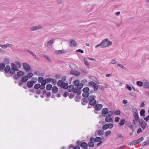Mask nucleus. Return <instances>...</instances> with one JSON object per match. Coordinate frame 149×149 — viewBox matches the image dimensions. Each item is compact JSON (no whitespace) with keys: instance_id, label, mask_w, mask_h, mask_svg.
<instances>
[{"instance_id":"obj_1","label":"nucleus","mask_w":149,"mask_h":149,"mask_svg":"<svg viewBox=\"0 0 149 149\" xmlns=\"http://www.w3.org/2000/svg\"><path fill=\"white\" fill-rule=\"evenodd\" d=\"M11 71L10 74L13 75L15 73V71H18L19 69L16 65L14 63H12L11 64Z\"/></svg>"},{"instance_id":"obj_2","label":"nucleus","mask_w":149,"mask_h":149,"mask_svg":"<svg viewBox=\"0 0 149 149\" xmlns=\"http://www.w3.org/2000/svg\"><path fill=\"white\" fill-rule=\"evenodd\" d=\"M96 96L91 95L90 96V100L89 101V104L92 106H95L97 103V101L95 99Z\"/></svg>"},{"instance_id":"obj_3","label":"nucleus","mask_w":149,"mask_h":149,"mask_svg":"<svg viewBox=\"0 0 149 149\" xmlns=\"http://www.w3.org/2000/svg\"><path fill=\"white\" fill-rule=\"evenodd\" d=\"M102 45L104 48L109 47L112 45V42L111 41H109L107 38H105L102 41Z\"/></svg>"},{"instance_id":"obj_4","label":"nucleus","mask_w":149,"mask_h":149,"mask_svg":"<svg viewBox=\"0 0 149 149\" xmlns=\"http://www.w3.org/2000/svg\"><path fill=\"white\" fill-rule=\"evenodd\" d=\"M143 140V137L139 138V139L133 140L130 142L128 143V145L132 146L136 145L137 144L140 143Z\"/></svg>"},{"instance_id":"obj_5","label":"nucleus","mask_w":149,"mask_h":149,"mask_svg":"<svg viewBox=\"0 0 149 149\" xmlns=\"http://www.w3.org/2000/svg\"><path fill=\"white\" fill-rule=\"evenodd\" d=\"M89 86L93 87L95 92L98 89V85L93 81L89 82L88 84Z\"/></svg>"},{"instance_id":"obj_6","label":"nucleus","mask_w":149,"mask_h":149,"mask_svg":"<svg viewBox=\"0 0 149 149\" xmlns=\"http://www.w3.org/2000/svg\"><path fill=\"white\" fill-rule=\"evenodd\" d=\"M89 86L93 87L95 92L98 89V85L93 81L89 82L88 84Z\"/></svg>"},{"instance_id":"obj_7","label":"nucleus","mask_w":149,"mask_h":149,"mask_svg":"<svg viewBox=\"0 0 149 149\" xmlns=\"http://www.w3.org/2000/svg\"><path fill=\"white\" fill-rule=\"evenodd\" d=\"M138 122L139 123V125H140L142 129L144 130L147 126V124L145 121L142 119H140Z\"/></svg>"},{"instance_id":"obj_8","label":"nucleus","mask_w":149,"mask_h":149,"mask_svg":"<svg viewBox=\"0 0 149 149\" xmlns=\"http://www.w3.org/2000/svg\"><path fill=\"white\" fill-rule=\"evenodd\" d=\"M43 26L40 25L34 26L30 28V30L31 31H36L40 29H43Z\"/></svg>"},{"instance_id":"obj_9","label":"nucleus","mask_w":149,"mask_h":149,"mask_svg":"<svg viewBox=\"0 0 149 149\" xmlns=\"http://www.w3.org/2000/svg\"><path fill=\"white\" fill-rule=\"evenodd\" d=\"M109 112L108 109L107 108H104L102 109V116L104 117L106 116V115Z\"/></svg>"},{"instance_id":"obj_10","label":"nucleus","mask_w":149,"mask_h":149,"mask_svg":"<svg viewBox=\"0 0 149 149\" xmlns=\"http://www.w3.org/2000/svg\"><path fill=\"white\" fill-rule=\"evenodd\" d=\"M23 67L24 69L26 70L29 71L30 70V66L29 64L27 63H23Z\"/></svg>"},{"instance_id":"obj_11","label":"nucleus","mask_w":149,"mask_h":149,"mask_svg":"<svg viewBox=\"0 0 149 149\" xmlns=\"http://www.w3.org/2000/svg\"><path fill=\"white\" fill-rule=\"evenodd\" d=\"M93 139H92V137H91L90 139V141L88 143H87L88 147L89 146L91 148L93 147L94 146V143Z\"/></svg>"},{"instance_id":"obj_12","label":"nucleus","mask_w":149,"mask_h":149,"mask_svg":"<svg viewBox=\"0 0 149 149\" xmlns=\"http://www.w3.org/2000/svg\"><path fill=\"white\" fill-rule=\"evenodd\" d=\"M102 107L103 105L101 104H96L95 105V109L97 111L100 110Z\"/></svg>"},{"instance_id":"obj_13","label":"nucleus","mask_w":149,"mask_h":149,"mask_svg":"<svg viewBox=\"0 0 149 149\" xmlns=\"http://www.w3.org/2000/svg\"><path fill=\"white\" fill-rule=\"evenodd\" d=\"M70 74L76 76H79L80 74L79 72L75 70H72L70 72Z\"/></svg>"},{"instance_id":"obj_14","label":"nucleus","mask_w":149,"mask_h":149,"mask_svg":"<svg viewBox=\"0 0 149 149\" xmlns=\"http://www.w3.org/2000/svg\"><path fill=\"white\" fill-rule=\"evenodd\" d=\"M70 46L71 47H76L77 46V43L74 40H70Z\"/></svg>"},{"instance_id":"obj_15","label":"nucleus","mask_w":149,"mask_h":149,"mask_svg":"<svg viewBox=\"0 0 149 149\" xmlns=\"http://www.w3.org/2000/svg\"><path fill=\"white\" fill-rule=\"evenodd\" d=\"M133 114L134 116V118L136 121L137 122H138L141 119L139 118L138 112H137V113H133Z\"/></svg>"},{"instance_id":"obj_16","label":"nucleus","mask_w":149,"mask_h":149,"mask_svg":"<svg viewBox=\"0 0 149 149\" xmlns=\"http://www.w3.org/2000/svg\"><path fill=\"white\" fill-rule=\"evenodd\" d=\"M12 45H13L8 43L5 44L4 45H0V47L3 49H5V48L9 47Z\"/></svg>"},{"instance_id":"obj_17","label":"nucleus","mask_w":149,"mask_h":149,"mask_svg":"<svg viewBox=\"0 0 149 149\" xmlns=\"http://www.w3.org/2000/svg\"><path fill=\"white\" fill-rule=\"evenodd\" d=\"M11 69L10 66L9 65H7L4 68V71L6 73H8L9 72L10 74V72L11 70Z\"/></svg>"},{"instance_id":"obj_18","label":"nucleus","mask_w":149,"mask_h":149,"mask_svg":"<svg viewBox=\"0 0 149 149\" xmlns=\"http://www.w3.org/2000/svg\"><path fill=\"white\" fill-rule=\"evenodd\" d=\"M52 91L53 93H56L58 91V88L56 86H54L52 87Z\"/></svg>"},{"instance_id":"obj_19","label":"nucleus","mask_w":149,"mask_h":149,"mask_svg":"<svg viewBox=\"0 0 149 149\" xmlns=\"http://www.w3.org/2000/svg\"><path fill=\"white\" fill-rule=\"evenodd\" d=\"M28 79V78L26 76H23L21 78V81L23 82H26Z\"/></svg>"},{"instance_id":"obj_20","label":"nucleus","mask_w":149,"mask_h":149,"mask_svg":"<svg viewBox=\"0 0 149 149\" xmlns=\"http://www.w3.org/2000/svg\"><path fill=\"white\" fill-rule=\"evenodd\" d=\"M92 139H93V140L94 142H98L101 140H102V138L101 137H96L95 138H94L93 137H92Z\"/></svg>"},{"instance_id":"obj_21","label":"nucleus","mask_w":149,"mask_h":149,"mask_svg":"<svg viewBox=\"0 0 149 149\" xmlns=\"http://www.w3.org/2000/svg\"><path fill=\"white\" fill-rule=\"evenodd\" d=\"M143 86L146 88H149V82L148 81H146L144 83Z\"/></svg>"},{"instance_id":"obj_22","label":"nucleus","mask_w":149,"mask_h":149,"mask_svg":"<svg viewBox=\"0 0 149 149\" xmlns=\"http://www.w3.org/2000/svg\"><path fill=\"white\" fill-rule=\"evenodd\" d=\"M105 121L107 123H109L110 122H113V120H112V118H109L108 116H106L105 119Z\"/></svg>"},{"instance_id":"obj_23","label":"nucleus","mask_w":149,"mask_h":149,"mask_svg":"<svg viewBox=\"0 0 149 149\" xmlns=\"http://www.w3.org/2000/svg\"><path fill=\"white\" fill-rule=\"evenodd\" d=\"M68 85L67 83H65L63 85H61V88H64L65 89H66L68 88Z\"/></svg>"},{"instance_id":"obj_24","label":"nucleus","mask_w":149,"mask_h":149,"mask_svg":"<svg viewBox=\"0 0 149 149\" xmlns=\"http://www.w3.org/2000/svg\"><path fill=\"white\" fill-rule=\"evenodd\" d=\"M80 146L84 148L88 147L87 143L85 142H82L81 143Z\"/></svg>"},{"instance_id":"obj_25","label":"nucleus","mask_w":149,"mask_h":149,"mask_svg":"<svg viewBox=\"0 0 149 149\" xmlns=\"http://www.w3.org/2000/svg\"><path fill=\"white\" fill-rule=\"evenodd\" d=\"M54 42V39H52L49 41L47 44V46H50Z\"/></svg>"},{"instance_id":"obj_26","label":"nucleus","mask_w":149,"mask_h":149,"mask_svg":"<svg viewBox=\"0 0 149 149\" xmlns=\"http://www.w3.org/2000/svg\"><path fill=\"white\" fill-rule=\"evenodd\" d=\"M17 75H18L19 77H23L24 74V72L21 71H18L17 72Z\"/></svg>"},{"instance_id":"obj_27","label":"nucleus","mask_w":149,"mask_h":149,"mask_svg":"<svg viewBox=\"0 0 149 149\" xmlns=\"http://www.w3.org/2000/svg\"><path fill=\"white\" fill-rule=\"evenodd\" d=\"M140 114L141 116H145V110L144 109H141L140 111Z\"/></svg>"},{"instance_id":"obj_28","label":"nucleus","mask_w":149,"mask_h":149,"mask_svg":"<svg viewBox=\"0 0 149 149\" xmlns=\"http://www.w3.org/2000/svg\"><path fill=\"white\" fill-rule=\"evenodd\" d=\"M43 82L41 83L42 84L41 85V90H43L45 88V85L47 84L46 82V81H45V80Z\"/></svg>"},{"instance_id":"obj_29","label":"nucleus","mask_w":149,"mask_h":149,"mask_svg":"<svg viewBox=\"0 0 149 149\" xmlns=\"http://www.w3.org/2000/svg\"><path fill=\"white\" fill-rule=\"evenodd\" d=\"M5 66V63H0V69L1 70L4 69Z\"/></svg>"},{"instance_id":"obj_30","label":"nucleus","mask_w":149,"mask_h":149,"mask_svg":"<svg viewBox=\"0 0 149 149\" xmlns=\"http://www.w3.org/2000/svg\"><path fill=\"white\" fill-rule=\"evenodd\" d=\"M82 96L84 97L87 98L88 97L90 96V93L89 92L88 93H84L82 94Z\"/></svg>"},{"instance_id":"obj_31","label":"nucleus","mask_w":149,"mask_h":149,"mask_svg":"<svg viewBox=\"0 0 149 149\" xmlns=\"http://www.w3.org/2000/svg\"><path fill=\"white\" fill-rule=\"evenodd\" d=\"M69 88H68V91L69 92H71L73 89H74V86L72 85H70L68 86Z\"/></svg>"},{"instance_id":"obj_32","label":"nucleus","mask_w":149,"mask_h":149,"mask_svg":"<svg viewBox=\"0 0 149 149\" xmlns=\"http://www.w3.org/2000/svg\"><path fill=\"white\" fill-rule=\"evenodd\" d=\"M90 100V97H87L83 98L82 99V101L83 102H85L86 103H88L89 102V101Z\"/></svg>"},{"instance_id":"obj_33","label":"nucleus","mask_w":149,"mask_h":149,"mask_svg":"<svg viewBox=\"0 0 149 149\" xmlns=\"http://www.w3.org/2000/svg\"><path fill=\"white\" fill-rule=\"evenodd\" d=\"M26 85L28 87L31 88L33 86V84L30 81H28L27 82Z\"/></svg>"},{"instance_id":"obj_34","label":"nucleus","mask_w":149,"mask_h":149,"mask_svg":"<svg viewBox=\"0 0 149 149\" xmlns=\"http://www.w3.org/2000/svg\"><path fill=\"white\" fill-rule=\"evenodd\" d=\"M52 88V86L50 84H48L46 86V89L47 91L50 90Z\"/></svg>"},{"instance_id":"obj_35","label":"nucleus","mask_w":149,"mask_h":149,"mask_svg":"<svg viewBox=\"0 0 149 149\" xmlns=\"http://www.w3.org/2000/svg\"><path fill=\"white\" fill-rule=\"evenodd\" d=\"M89 91V88L88 87L84 88L82 89V91L84 93H88Z\"/></svg>"},{"instance_id":"obj_36","label":"nucleus","mask_w":149,"mask_h":149,"mask_svg":"<svg viewBox=\"0 0 149 149\" xmlns=\"http://www.w3.org/2000/svg\"><path fill=\"white\" fill-rule=\"evenodd\" d=\"M10 61L8 58H6L4 59V63H5V65L8 64L10 63Z\"/></svg>"},{"instance_id":"obj_37","label":"nucleus","mask_w":149,"mask_h":149,"mask_svg":"<svg viewBox=\"0 0 149 149\" xmlns=\"http://www.w3.org/2000/svg\"><path fill=\"white\" fill-rule=\"evenodd\" d=\"M125 122V119H121L119 124L120 125L122 126L123 125Z\"/></svg>"},{"instance_id":"obj_38","label":"nucleus","mask_w":149,"mask_h":149,"mask_svg":"<svg viewBox=\"0 0 149 149\" xmlns=\"http://www.w3.org/2000/svg\"><path fill=\"white\" fill-rule=\"evenodd\" d=\"M149 144V140L147 141H145L142 143L141 144V146H144L146 145Z\"/></svg>"},{"instance_id":"obj_39","label":"nucleus","mask_w":149,"mask_h":149,"mask_svg":"<svg viewBox=\"0 0 149 149\" xmlns=\"http://www.w3.org/2000/svg\"><path fill=\"white\" fill-rule=\"evenodd\" d=\"M34 88L35 89H38L39 88L41 89V85L39 84H36L34 85Z\"/></svg>"},{"instance_id":"obj_40","label":"nucleus","mask_w":149,"mask_h":149,"mask_svg":"<svg viewBox=\"0 0 149 149\" xmlns=\"http://www.w3.org/2000/svg\"><path fill=\"white\" fill-rule=\"evenodd\" d=\"M67 52L66 51H65L63 50H58L56 52V53L57 54H59L60 53H66Z\"/></svg>"},{"instance_id":"obj_41","label":"nucleus","mask_w":149,"mask_h":149,"mask_svg":"<svg viewBox=\"0 0 149 149\" xmlns=\"http://www.w3.org/2000/svg\"><path fill=\"white\" fill-rule=\"evenodd\" d=\"M44 57L46 59H47L49 62L50 63H52V61L51 60L50 58L47 55H44Z\"/></svg>"},{"instance_id":"obj_42","label":"nucleus","mask_w":149,"mask_h":149,"mask_svg":"<svg viewBox=\"0 0 149 149\" xmlns=\"http://www.w3.org/2000/svg\"><path fill=\"white\" fill-rule=\"evenodd\" d=\"M79 82V79H77L74 81V84L75 86H77Z\"/></svg>"},{"instance_id":"obj_43","label":"nucleus","mask_w":149,"mask_h":149,"mask_svg":"<svg viewBox=\"0 0 149 149\" xmlns=\"http://www.w3.org/2000/svg\"><path fill=\"white\" fill-rule=\"evenodd\" d=\"M38 80L39 83H41L44 81V79L42 77H40L38 78Z\"/></svg>"},{"instance_id":"obj_44","label":"nucleus","mask_w":149,"mask_h":149,"mask_svg":"<svg viewBox=\"0 0 149 149\" xmlns=\"http://www.w3.org/2000/svg\"><path fill=\"white\" fill-rule=\"evenodd\" d=\"M33 74L32 73L30 72L28 73L26 76H27V77L29 79L31 78L33 76Z\"/></svg>"},{"instance_id":"obj_45","label":"nucleus","mask_w":149,"mask_h":149,"mask_svg":"<svg viewBox=\"0 0 149 149\" xmlns=\"http://www.w3.org/2000/svg\"><path fill=\"white\" fill-rule=\"evenodd\" d=\"M84 61L86 66L88 67H89L90 65L89 64L88 61H87L86 59L85 58H84Z\"/></svg>"},{"instance_id":"obj_46","label":"nucleus","mask_w":149,"mask_h":149,"mask_svg":"<svg viewBox=\"0 0 149 149\" xmlns=\"http://www.w3.org/2000/svg\"><path fill=\"white\" fill-rule=\"evenodd\" d=\"M52 78H47L46 79H44V80L46 81V82L47 83H48L51 82H52Z\"/></svg>"},{"instance_id":"obj_47","label":"nucleus","mask_w":149,"mask_h":149,"mask_svg":"<svg viewBox=\"0 0 149 149\" xmlns=\"http://www.w3.org/2000/svg\"><path fill=\"white\" fill-rule=\"evenodd\" d=\"M111 134V132L110 130H108L105 132L104 134L106 136H107L108 135Z\"/></svg>"},{"instance_id":"obj_48","label":"nucleus","mask_w":149,"mask_h":149,"mask_svg":"<svg viewBox=\"0 0 149 149\" xmlns=\"http://www.w3.org/2000/svg\"><path fill=\"white\" fill-rule=\"evenodd\" d=\"M136 84L138 86L141 87L143 86V84L142 82L138 81L136 82Z\"/></svg>"},{"instance_id":"obj_49","label":"nucleus","mask_w":149,"mask_h":149,"mask_svg":"<svg viewBox=\"0 0 149 149\" xmlns=\"http://www.w3.org/2000/svg\"><path fill=\"white\" fill-rule=\"evenodd\" d=\"M64 84V82H63L62 80H59L58 81L57 83L58 86H61V85H63Z\"/></svg>"},{"instance_id":"obj_50","label":"nucleus","mask_w":149,"mask_h":149,"mask_svg":"<svg viewBox=\"0 0 149 149\" xmlns=\"http://www.w3.org/2000/svg\"><path fill=\"white\" fill-rule=\"evenodd\" d=\"M104 132L102 130H99L98 132V134L99 135L101 136L103 134Z\"/></svg>"},{"instance_id":"obj_51","label":"nucleus","mask_w":149,"mask_h":149,"mask_svg":"<svg viewBox=\"0 0 149 149\" xmlns=\"http://www.w3.org/2000/svg\"><path fill=\"white\" fill-rule=\"evenodd\" d=\"M128 126L129 128L133 130V132L134 131V126L131 123L128 125Z\"/></svg>"},{"instance_id":"obj_52","label":"nucleus","mask_w":149,"mask_h":149,"mask_svg":"<svg viewBox=\"0 0 149 149\" xmlns=\"http://www.w3.org/2000/svg\"><path fill=\"white\" fill-rule=\"evenodd\" d=\"M101 47L102 48H104V47H103V45H102V41L99 44L96 45V46H95V48H97L98 47Z\"/></svg>"},{"instance_id":"obj_53","label":"nucleus","mask_w":149,"mask_h":149,"mask_svg":"<svg viewBox=\"0 0 149 149\" xmlns=\"http://www.w3.org/2000/svg\"><path fill=\"white\" fill-rule=\"evenodd\" d=\"M16 64L17 65V68H20L21 66V63H19L18 61L16 62H15Z\"/></svg>"},{"instance_id":"obj_54","label":"nucleus","mask_w":149,"mask_h":149,"mask_svg":"<svg viewBox=\"0 0 149 149\" xmlns=\"http://www.w3.org/2000/svg\"><path fill=\"white\" fill-rule=\"evenodd\" d=\"M109 128L108 127V126L107 125V124H106L103 126L102 127V129L103 130H106Z\"/></svg>"},{"instance_id":"obj_55","label":"nucleus","mask_w":149,"mask_h":149,"mask_svg":"<svg viewBox=\"0 0 149 149\" xmlns=\"http://www.w3.org/2000/svg\"><path fill=\"white\" fill-rule=\"evenodd\" d=\"M78 88L77 87H75L74 88V89H73L72 92L74 93H76L78 91Z\"/></svg>"},{"instance_id":"obj_56","label":"nucleus","mask_w":149,"mask_h":149,"mask_svg":"<svg viewBox=\"0 0 149 149\" xmlns=\"http://www.w3.org/2000/svg\"><path fill=\"white\" fill-rule=\"evenodd\" d=\"M107 125L108 126V127L109 129H111L113 127V125L112 123L107 124Z\"/></svg>"},{"instance_id":"obj_57","label":"nucleus","mask_w":149,"mask_h":149,"mask_svg":"<svg viewBox=\"0 0 149 149\" xmlns=\"http://www.w3.org/2000/svg\"><path fill=\"white\" fill-rule=\"evenodd\" d=\"M114 113L116 115H119L120 113V111L119 110H116L115 111Z\"/></svg>"},{"instance_id":"obj_58","label":"nucleus","mask_w":149,"mask_h":149,"mask_svg":"<svg viewBox=\"0 0 149 149\" xmlns=\"http://www.w3.org/2000/svg\"><path fill=\"white\" fill-rule=\"evenodd\" d=\"M14 75L13 77V79H19V77L18 76V75H17V74H14Z\"/></svg>"},{"instance_id":"obj_59","label":"nucleus","mask_w":149,"mask_h":149,"mask_svg":"<svg viewBox=\"0 0 149 149\" xmlns=\"http://www.w3.org/2000/svg\"><path fill=\"white\" fill-rule=\"evenodd\" d=\"M99 88L102 91H103L105 88L104 86L102 85H98V88Z\"/></svg>"},{"instance_id":"obj_60","label":"nucleus","mask_w":149,"mask_h":149,"mask_svg":"<svg viewBox=\"0 0 149 149\" xmlns=\"http://www.w3.org/2000/svg\"><path fill=\"white\" fill-rule=\"evenodd\" d=\"M117 65H118V66H119L120 67V68H122L124 70H125L126 69V68L125 67H124V66H123V65H121V64H118Z\"/></svg>"},{"instance_id":"obj_61","label":"nucleus","mask_w":149,"mask_h":149,"mask_svg":"<svg viewBox=\"0 0 149 149\" xmlns=\"http://www.w3.org/2000/svg\"><path fill=\"white\" fill-rule=\"evenodd\" d=\"M83 86V84L82 83H79L77 87L79 89H81Z\"/></svg>"},{"instance_id":"obj_62","label":"nucleus","mask_w":149,"mask_h":149,"mask_svg":"<svg viewBox=\"0 0 149 149\" xmlns=\"http://www.w3.org/2000/svg\"><path fill=\"white\" fill-rule=\"evenodd\" d=\"M132 111L133 113H137V112H138L137 109L134 107L132 108Z\"/></svg>"},{"instance_id":"obj_63","label":"nucleus","mask_w":149,"mask_h":149,"mask_svg":"<svg viewBox=\"0 0 149 149\" xmlns=\"http://www.w3.org/2000/svg\"><path fill=\"white\" fill-rule=\"evenodd\" d=\"M69 93L67 92H65L64 94H63V95L65 97H67V96L69 95Z\"/></svg>"},{"instance_id":"obj_64","label":"nucleus","mask_w":149,"mask_h":149,"mask_svg":"<svg viewBox=\"0 0 149 149\" xmlns=\"http://www.w3.org/2000/svg\"><path fill=\"white\" fill-rule=\"evenodd\" d=\"M144 120L146 122L148 121L149 120V115L147 116L146 117L144 118Z\"/></svg>"}]
</instances>
